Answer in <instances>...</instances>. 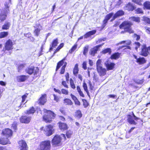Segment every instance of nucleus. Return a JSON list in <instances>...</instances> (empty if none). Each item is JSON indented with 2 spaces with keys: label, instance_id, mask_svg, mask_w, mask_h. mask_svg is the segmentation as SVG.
Here are the masks:
<instances>
[{
  "label": "nucleus",
  "instance_id": "cd10ccee",
  "mask_svg": "<svg viewBox=\"0 0 150 150\" xmlns=\"http://www.w3.org/2000/svg\"><path fill=\"white\" fill-rule=\"evenodd\" d=\"M66 57H65L57 63L56 69V71H57L60 68L61 66L64 64V61Z\"/></svg>",
  "mask_w": 150,
  "mask_h": 150
},
{
  "label": "nucleus",
  "instance_id": "c756f323",
  "mask_svg": "<svg viewBox=\"0 0 150 150\" xmlns=\"http://www.w3.org/2000/svg\"><path fill=\"white\" fill-rule=\"evenodd\" d=\"M64 103L66 105H72L73 104L71 100L68 98H66L64 100Z\"/></svg>",
  "mask_w": 150,
  "mask_h": 150
},
{
  "label": "nucleus",
  "instance_id": "864d4df0",
  "mask_svg": "<svg viewBox=\"0 0 150 150\" xmlns=\"http://www.w3.org/2000/svg\"><path fill=\"white\" fill-rule=\"evenodd\" d=\"M24 66L25 64H20L18 67V71L20 72L21 70L24 67Z\"/></svg>",
  "mask_w": 150,
  "mask_h": 150
},
{
  "label": "nucleus",
  "instance_id": "e433bc0d",
  "mask_svg": "<svg viewBox=\"0 0 150 150\" xmlns=\"http://www.w3.org/2000/svg\"><path fill=\"white\" fill-rule=\"evenodd\" d=\"M144 7L147 9H150V2L146 1L144 4Z\"/></svg>",
  "mask_w": 150,
  "mask_h": 150
},
{
  "label": "nucleus",
  "instance_id": "4be33fe9",
  "mask_svg": "<svg viewBox=\"0 0 150 150\" xmlns=\"http://www.w3.org/2000/svg\"><path fill=\"white\" fill-rule=\"evenodd\" d=\"M96 32V30H93L87 33L84 35V37L87 38L91 35L95 34Z\"/></svg>",
  "mask_w": 150,
  "mask_h": 150
},
{
  "label": "nucleus",
  "instance_id": "a18cd8bd",
  "mask_svg": "<svg viewBox=\"0 0 150 150\" xmlns=\"http://www.w3.org/2000/svg\"><path fill=\"white\" fill-rule=\"evenodd\" d=\"M88 46H86L84 47L83 54L84 55H86V53H87L88 50Z\"/></svg>",
  "mask_w": 150,
  "mask_h": 150
},
{
  "label": "nucleus",
  "instance_id": "680f3d73",
  "mask_svg": "<svg viewBox=\"0 0 150 150\" xmlns=\"http://www.w3.org/2000/svg\"><path fill=\"white\" fill-rule=\"evenodd\" d=\"M62 85L65 87L68 88V85L67 84V83L65 81H63L62 82Z\"/></svg>",
  "mask_w": 150,
  "mask_h": 150
},
{
  "label": "nucleus",
  "instance_id": "37998d69",
  "mask_svg": "<svg viewBox=\"0 0 150 150\" xmlns=\"http://www.w3.org/2000/svg\"><path fill=\"white\" fill-rule=\"evenodd\" d=\"M77 45H75L72 47L71 48L69 51V52L70 53H72L77 48Z\"/></svg>",
  "mask_w": 150,
  "mask_h": 150
},
{
  "label": "nucleus",
  "instance_id": "c03bdc74",
  "mask_svg": "<svg viewBox=\"0 0 150 150\" xmlns=\"http://www.w3.org/2000/svg\"><path fill=\"white\" fill-rule=\"evenodd\" d=\"M70 82L71 87L73 89H75L76 87L72 79H70Z\"/></svg>",
  "mask_w": 150,
  "mask_h": 150
},
{
  "label": "nucleus",
  "instance_id": "3c124183",
  "mask_svg": "<svg viewBox=\"0 0 150 150\" xmlns=\"http://www.w3.org/2000/svg\"><path fill=\"white\" fill-rule=\"evenodd\" d=\"M72 132L71 131L67 132L66 133V135L68 138L70 137L71 135L72 134Z\"/></svg>",
  "mask_w": 150,
  "mask_h": 150
},
{
  "label": "nucleus",
  "instance_id": "052dcab7",
  "mask_svg": "<svg viewBox=\"0 0 150 150\" xmlns=\"http://www.w3.org/2000/svg\"><path fill=\"white\" fill-rule=\"evenodd\" d=\"M83 87L84 90L85 91H87L88 90L87 84L86 83H83Z\"/></svg>",
  "mask_w": 150,
  "mask_h": 150
},
{
  "label": "nucleus",
  "instance_id": "20e7f679",
  "mask_svg": "<svg viewBox=\"0 0 150 150\" xmlns=\"http://www.w3.org/2000/svg\"><path fill=\"white\" fill-rule=\"evenodd\" d=\"M51 142L50 140H46L42 142L40 144V150H50Z\"/></svg>",
  "mask_w": 150,
  "mask_h": 150
},
{
  "label": "nucleus",
  "instance_id": "4468645a",
  "mask_svg": "<svg viewBox=\"0 0 150 150\" xmlns=\"http://www.w3.org/2000/svg\"><path fill=\"white\" fill-rule=\"evenodd\" d=\"M5 48L6 50H9L13 48V42L10 39L8 40L5 43Z\"/></svg>",
  "mask_w": 150,
  "mask_h": 150
},
{
  "label": "nucleus",
  "instance_id": "69168bd1",
  "mask_svg": "<svg viewBox=\"0 0 150 150\" xmlns=\"http://www.w3.org/2000/svg\"><path fill=\"white\" fill-rule=\"evenodd\" d=\"M71 96L72 99L74 100V101H75V100L77 99L75 96L72 94H71Z\"/></svg>",
  "mask_w": 150,
  "mask_h": 150
},
{
  "label": "nucleus",
  "instance_id": "a211bd4d",
  "mask_svg": "<svg viewBox=\"0 0 150 150\" xmlns=\"http://www.w3.org/2000/svg\"><path fill=\"white\" fill-rule=\"evenodd\" d=\"M124 12L122 10H119L114 15L111 21H112L115 20L117 17L122 16L124 15Z\"/></svg>",
  "mask_w": 150,
  "mask_h": 150
},
{
  "label": "nucleus",
  "instance_id": "58836bf2",
  "mask_svg": "<svg viewBox=\"0 0 150 150\" xmlns=\"http://www.w3.org/2000/svg\"><path fill=\"white\" fill-rule=\"evenodd\" d=\"M67 64V63L66 62L65 63L64 65L62 67L60 72L61 74H64L65 70V69L66 66Z\"/></svg>",
  "mask_w": 150,
  "mask_h": 150
},
{
  "label": "nucleus",
  "instance_id": "09e8293b",
  "mask_svg": "<svg viewBox=\"0 0 150 150\" xmlns=\"http://www.w3.org/2000/svg\"><path fill=\"white\" fill-rule=\"evenodd\" d=\"M83 102V105L85 108H86L88 105V103L86 100H82Z\"/></svg>",
  "mask_w": 150,
  "mask_h": 150
},
{
  "label": "nucleus",
  "instance_id": "8fccbe9b",
  "mask_svg": "<svg viewBox=\"0 0 150 150\" xmlns=\"http://www.w3.org/2000/svg\"><path fill=\"white\" fill-rule=\"evenodd\" d=\"M144 21L148 24H150V19L147 17H144L143 18Z\"/></svg>",
  "mask_w": 150,
  "mask_h": 150
},
{
  "label": "nucleus",
  "instance_id": "c9c22d12",
  "mask_svg": "<svg viewBox=\"0 0 150 150\" xmlns=\"http://www.w3.org/2000/svg\"><path fill=\"white\" fill-rule=\"evenodd\" d=\"M111 52V49L110 48H107L103 50L102 52V53L103 54H105L107 53H108L110 54Z\"/></svg>",
  "mask_w": 150,
  "mask_h": 150
},
{
  "label": "nucleus",
  "instance_id": "13d9d810",
  "mask_svg": "<svg viewBox=\"0 0 150 150\" xmlns=\"http://www.w3.org/2000/svg\"><path fill=\"white\" fill-rule=\"evenodd\" d=\"M53 96H54V100L56 101V102H58L59 99V98L58 97L56 96L55 94H53Z\"/></svg>",
  "mask_w": 150,
  "mask_h": 150
},
{
  "label": "nucleus",
  "instance_id": "39448f33",
  "mask_svg": "<svg viewBox=\"0 0 150 150\" xmlns=\"http://www.w3.org/2000/svg\"><path fill=\"white\" fill-rule=\"evenodd\" d=\"M61 140V138L59 135H55L51 141L52 145L54 147L60 146Z\"/></svg>",
  "mask_w": 150,
  "mask_h": 150
},
{
  "label": "nucleus",
  "instance_id": "49530a36",
  "mask_svg": "<svg viewBox=\"0 0 150 150\" xmlns=\"http://www.w3.org/2000/svg\"><path fill=\"white\" fill-rule=\"evenodd\" d=\"M40 31V29L39 28V27L35 29L34 31V33L35 34V35L38 36L39 34V33Z\"/></svg>",
  "mask_w": 150,
  "mask_h": 150
},
{
  "label": "nucleus",
  "instance_id": "79ce46f5",
  "mask_svg": "<svg viewBox=\"0 0 150 150\" xmlns=\"http://www.w3.org/2000/svg\"><path fill=\"white\" fill-rule=\"evenodd\" d=\"M132 1L135 3L141 5H142L143 0H132Z\"/></svg>",
  "mask_w": 150,
  "mask_h": 150
},
{
  "label": "nucleus",
  "instance_id": "7ed1b4c3",
  "mask_svg": "<svg viewBox=\"0 0 150 150\" xmlns=\"http://www.w3.org/2000/svg\"><path fill=\"white\" fill-rule=\"evenodd\" d=\"M39 69L37 67L35 68L33 66H29L25 69V72L29 75L34 74L35 77H37L38 75Z\"/></svg>",
  "mask_w": 150,
  "mask_h": 150
},
{
  "label": "nucleus",
  "instance_id": "f3484780",
  "mask_svg": "<svg viewBox=\"0 0 150 150\" xmlns=\"http://www.w3.org/2000/svg\"><path fill=\"white\" fill-rule=\"evenodd\" d=\"M5 137L1 138L0 139V144L2 145H6L7 144H10L8 138Z\"/></svg>",
  "mask_w": 150,
  "mask_h": 150
},
{
  "label": "nucleus",
  "instance_id": "e2e57ef3",
  "mask_svg": "<svg viewBox=\"0 0 150 150\" xmlns=\"http://www.w3.org/2000/svg\"><path fill=\"white\" fill-rule=\"evenodd\" d=\"M132 116L133 117H134V119L135 120H138L139 119V118L138 117H137L135 116V115H134V114L133 112H132Z\"/></svg>",
  "mask_w": 150,
  "mask_h": 150
},
{
  "label": "nucleus",
  "instance_id": "f704fd0d",
  "mask_svg": "<svg viewBox=\"0 0 150 150\" xmlns=\"http://www.w3.org/2000/svg\"><path fill=\"white\" fill-rule=\"evenodd\" d=\"M101 60L100 59H98L96 63V69L102 67V65L101 64Z\"/></svg>",
  "mask_w": 150,
  "mask_h": 150
},
{
  "label": "nucleus",
  "instance_id": "a19ab883",
  "mask_svg": "<svg viewBox=\"0 0 150 150\" xmlns=\"http://www.w3.org/2000/svg\"><path fill=\"white\" fill-rule=\"evenodd\" d=\"M28 95V94H25L22 96V101L21 103V105L20 106V107H21L22 104H25V103H24V102L25 100V99L27 97V95Z\"/></svg>",
  "mask_w": 150,
  "mask_h": 150
},
{
  "label": "nucleus",
  "instance_id": "aec40b11",
  "mask_svg": "<svg viewBox=\"0 0 150 150\" xmlns=\"http://www.w3.org/2000/svg\"><path fill=\"white\" fill-rule=\"evenodd\" d=\"M46 94L43 95L38 100L39 104L41 105H44L46 102Z\"/></svg>",
  "mask_w": 150,
  "mask_h": 150
},
{
  "label": "nucleus",
  "instance_id": "412c9836",
  "mask_svg": "<svg viewBox=\"0 0 150 150\" xmlns=\"http://www.w3.org/2000/svg\"><path fill=\"white\" fill-rule=\"evenodd\" d=\"M97 71L101 76H104L106 74V70L105 69L101 67L97 69Z\"/></svg>",
  "mask_w": 150,
  "mask_h": 150
},
{
  "label": "nucleus",
  "instance_id": "ea45409f",
  "mask_svg": "<svg viewBox=\"0 0 150 150\" xmlns=\"http://www.w3.org/2000/svg\"><path fill=\"white\" fill-rule=\"evenodd\" d=\"M35 111L34 108L32 107L30 110L27 111L26 113L27 114H33Z\"/></svg>",
  "mask_w": 150,
  "mask_h": 150
},
{
  "label": "nucleus",
  "instance_id": "7c9ffc66",
  "mask_svg": "<svg viewBox=\"0 0 150 150\" xmlns=\"http://www.w3.org/2000/svg\"><path fill=\"white\" fill-rule=\"evenodd\" d=\"M10 25V23L9 22L5 23L2 27V29L3 30H8L9 29Z\"/></svg>",
  "mask_w": 150,
  "mask_h": 150
},
{
  "label": "nucleus",
  "instance_id": "dca6fc26",
  "mask_svg": "<svg viewBox=\"0 0 150 150\" xmlns=\"http://www.w3.org/2000/svg\"><path fill=\"white\" fill-rule=\"evenodd\" d=\"M127 122L129 123L131 125H136L137 124V123L134 120V117L132 116V115H127Z\"/></svg>",
  "mask_w": 150,
  "mask_h": 150
},
{
  "label": "nucleus",
  "instance_id": "473e14b6",
  "mask_svg": "<svg viewBox=\"0 0 150 150\" xmlns=\"http://www.w3.org/2000/svg\"><path fill=\"white\" fill-rule=\"evenodd\" d=\"M8 35V33L7 32H2L0 33V38H4Z\"/></svg>",
  "mask_w": 150,
  "mask_h": 150
},
{
  "label": "nucleus",
  "instance_id": "4c0bfd02",
  "mask_svg": "<svg viewBox=\"0 0 150 150\" xmlns=\"http://www.w3.org/2000/svg\"><path fill=\"white\" fill-rule=\"evenodd\" d=\"M63 46H64V43H62L60 44V45L56 49L54 53V54L57 52L59 51V50L63 47Z\"/></svg>",
  "mask_w": 150,
  "mask_h": 150
},
{
  "label": "nucleus",
  "instance_id": "2eb2a0df",
  "mask_svg": "<svg viewBox=\"0 0 150 150\" xmlns=\"http://www.w3.org/2000/svg\"><path fill=\"white\" fill-rule=\"evenodd\" d=\"M7 12L6 10H0V19L1 21L5 19Z\"/></svg>",
  "mask_w": 150,
  "mask_h": 150
},
{
  "label": "nucleus",
  "instance_id": "393cba45",
  "mask_svg": "<svg viewBox=\"0 0 150 150\" xmlns=\"http://www.w3.org/2000/svg\"><path fill=\"white\" fill-rule=\"evenodd\" d=\"M120 53L119 52H116L113 54L110 57V58L112 59H118L120 57Z\"/></svg>",
  "mask_w": 150,
  "mask_h": 150
},
{
  "label": "nucleus",
  "instance_id": "1a4fd4ad",
  "mask_svg": "<svg viewBox=\"0 0 150 150\" xmlns=\"http://www.w3.org/2000/svg\"><path fill=\"white\" fill-rule=\"evenodd\" d=\"M104 64L108 70H112L114 67L115 64L113 63L106 61L104 63Z\"/></svg>",
  "mask_w": 150,
  "mask_h": 150
},
{
  "label": "nucleus",
  "instance_id": "774afa93",
  "mask_svg": "<svg viewBox=\"0 0 150 150\" xmlns=\"http://www.w3.org/2000/svg\"><path fill=\"white\" fill-rule=\"evenodd\" d=\"M125 41V43H126V44L127 45H130L131 43V41L129 40H127Z\"/></svg>",
  "mask_w": 150,
  "mask_h": 150
},
{
  "label": "nucleus",
  "instance_id": "6e6552de",
  "mask_svg": "<svg viewBox=\"0 0 150 150\" xmlns=\"http://www.w3.org/2000/svg\"><path fill=\"white\" fill-rule=\"evenodd\" d=\"M53 126L51 125H48L45 128V134L47 136H50L53 134Z\"/></svg>",
  "mask_w": 150,
  "mask_h": 150
},
{
  "label": "nucleus",
  "instance_id": "bb28decb",
  "mask_svg": "<svg viewBox=\"0 0 150 150\" xmlns=\"http://www.w3.org/2000/svg\"><path fill=\"white\" fill-rule=\"evenodd\" d=\"M59 127L60 129L62 130H65L67 128V124L64 123L59 122Z\"/></svg>",
  "mask_w": 150,
  "mask_h": 150
},
{
  "label": "nucleus",
  "instance_id": "6e6d98bb",
  "mask_svg": "<svg viewBox=\"0 0 150 150\" xmlns=\"http://www.w3.org/2000/svg\"><path fill=\"white\" fill-rule=\"evenodd\" d=\"M62 92V93L63 94H65V95H68V91L64 89H62L61 90V92Z\"/></svg>",
  "mask_w": 150,
  "mask_h": 150
},
{
  "label": "nucleus",
  "instance_id": "f03ea898",
  "mask_svg": "<svg viewBox=\"0 0 150 150\" xmlns=\"http://www.w3.org/2000/svg\"><path fill=\"white\" fill-rule=\"evenodd\" d=\"M132 25L131 23L128 21H125L123 22L119 26L120 29H124L127 32L129 33L133 32V31L131 29V26Z\"/></svg>",
  "mask_w": 150,
  "mask_h": 150
},
{
  "label": "nucleus",
  "instance_id": "423d86ee",
  "mask_svg": "<svg viewBox=\"0 0 150 150\" xmlns=\"http://www.w3.org/2000/svg\"><path fill=\"white\" fill-rule=\"evenodd\" d=\"M104 44V43L98 45H97L91 49L89 52L90 54L92 56H94L95 54L97 53V51L99 50L100 48Z\"/></svg>",
  "mask_w": 150,
  "mask_h": 150
},
{
  "label": "nucleus",
  "instance_id": "603ef678",
  "mask_svg": "<svg viewBox=\"0 0 150 150\" xmlns=\"http://www.w3.org/2000/svg\"><path fill=\"white\" fill-rule=\"evenodd\" d=\"M134 44H135V45H136V47H135V49L136 50H137L138 48L140 47V44L138 42H135L134 43Z\"/></svg>",
  "mask_w": 150,
  "mask_h": 150
},
{
  "label": "nucleus",
  "instance_id": "0eeeda50",
  "mask_svg": "<svg viewBox=\"0 0 150 150\" xmlns=\"http://www.w3.org/2000/svg\"><path fill=\"white\" fill-rule=\"evenodd\" d=\"M142 47L141 55L145 57L147 56L150 53V47H147L146 45H144Z\"/></svg>",
  "mask_w": 150,
  "mask_h": 150
},
{
  "label": "nucleus",
  "instance_id": "5fc2aeb1",
  "mask_svg": "<svg viewBox=\"0 0 150 150\" xmlns=\"http://www.w3.org/2000/svg\"><path fill=\"white\" fill-rule=\"evenodd\" d=\"M134 37L136 38L137 40H138L140 39V37L139 35H138L136 34H134Z\"/></svg>",
  "mask_w": 150,
  "mask_h": 150
},
{
  "label": "nucleus",
  "instance_id": "6ab92c4d",
  "mask_svg": "<svg viewBox=\"0 0 150 150\" xmlns=\"http://www.w3.org/2000/svg\"><path fill=\"white\" fill-rule=\"evenodd\" d=\"M113 13H111L106 15L103 22V26L104 27L106 25V24L107 23L108 21L113 16Z\"/></svg>",
  "mask_w": 150,
  "mask_h": 150
},
{
  "label": "nucleus",
  "instance_id": "ddd939ff",
  "mask_svg": "<svg viewBox=\"0 0 150 150\" xmlns=\"http://www.w3.org/2000/svg\"><path fill=\"white\" fill-rule=\"evenodd\" d=\"M28 78L27 76L24 75L18 76L16 77V81L19 82H24Z\"/></svg>",
  "mask_w": 150,
  "mask_h": 150
},
{
  "label": "nucleus",
  "instance_id": "b1692460",
  "mask_svg": "<svg viewBox=\"0 0 150 150\" xmlns=\"http://www.w3.org/2000/svg\"><path fill=\"white\" fill-rule=\"evenodd\" d=\"M125 7L126 9L127 8L128 9H135L136 8L135 5L130 3H129Z\"/></svg>",
  "mask_w": 150,
  "mask_h": 150
},
{
  "label": "nucleus",
  "instance_id": "de8ad7c7",
  "mask_svg": "<svg viewBox=\"0 0 150 150\" xmlns=\"http://www.w3.org/2000/svg\"><path fill=\"white\" fill-rule=\"evenodd\" d=\"M11 0H9L8 2H6L5 4V7L6 8H9L10 6V5L11 4Z\"/></svg>",
  "mask_w": 150,
  "mask_h": 150
},
{
  "label": "nucleus",
  "instance_id": "a878e982",
  "mask_svg": "<svg viewBox=\"0 0 150 150\" xmlns=\"http://www.w3.org/2000/svg\"><path fill=\"white\" fill-rule=\"evenodd\" d=\"M129 19L131 21L135 22L137 23H139L140 21V18L138 17H131L129 18Z\"/></svg>",
  "mask_w": 150,
  "mask_h": 150
},
{
  "label": "nucleus",
  "instance_id": "338daca9",
  "mask_svg": "<svg viewBox=\"0 0 150 150\" xmlns=\"http://www.w3.org/2000/svg\"><path fill=\"white\" fill-rule=\"evenodd\" d=\"M74 102L76 105H80V103L77 99L74 101Z\"/></svg>",
  "mask_w": 150,
  "mask_h": 150
},
{
  "label": "nucleus",
  "instance_id": "5701e85b",
  "mask_svg": "<svg viewBox=\"0 0 150 150\" xmlns=\"http://www.w3.org/2000/svg\"><path fill=\"white\" fill-rule=\"evenodd\" d=\"M58 43V39L57 38L54 40L52 43V46L50 48V50H52L53 48L57 46Z\"/></svg>",
  "mask_w": 150,
  "mask_h": 150
},
{
  "label": "nucleus",
  "instance_id": "9d476101",
  "mask_svg": "<svg viewBox=\"0 0 150 150\" xmlns=\"http://www.w3.org/2000/svg\"><path fill=\"white\" fill-rule=\"evenodd\" d=\"M19 148L20 150H27V145L25 141L22 140L18 142Z\"/></svg>",
  "mask_w": 150,
  "mask_h": 150
},
{
  "label": "nucleus",
  "instance_id": "f8f14e48",
  "mask_svg": "<svg viewBox=\"0 0 150 150\" xmlns=\"http://www.w3.org/2000/svg\"><path fill=\"white\" fill-rule=\"evenodd\" d=\"M2 133L3 134L4 136L7 138L11 136L12 135V132L11 130L8 128L3 130Z\"/></svg>",
  "mask_w": 150,
  "mask_h": 150
},
{
  "label": "nucleus",
  "instance_id": "72a5a7b5",
  "mask_svg": "<svg viewBox=\"0 0 150 150\" xmlns=\"http://www.w3.org/2000/svg\"><path fill=\"white\" fill-rule=\"evenodd\" d=\"M82 116L81 112L80 110H78L75 113V116L77 119H79Z\"/></svg>",
  "mask_w": 150,
  "mask_h": 150
},
{
  "label": "nucleus",
  "instance_id": "c85d7f7f",
  "mask_svg": "<svg viewBox=\"0 0 150 150\" xmlns=\"http://www.w3.org/2000/svg\"><path fill=\"white\" fill-rule=\"evenodd\" d=\"M136 62L140 64H141L145 63L146 60L144 57H139L137 59V61Z\"/></svg>",
  "mask_w": 150,
  "mask_h": 150
},
{
  "label": "nucleus",
  "instance_id": "0e129e2a",
  "mask_svg": "<svg viewBox=\"0 0 150 150\" xmlns=\"http://www.w3.org/2000/svg\"><path fill=\"white\" fill-rule=\"evenodd\" d=\"M16 124L15 122H14L12 124V127H13V128L15 130H17V127L16 126Z\"/></svg>",
  "mask_w": 150,
  "mask_h": 150
},
{
  "label": "nucleus",
  "instance_id": "9b49d317",
  "mask_svg": "<svg viewBox=\"0 0 150 150\" xmlns=\"http://www.w3.org/2000/svg\"><path fill=\"white\" fill-rule=\"evenodd\" d=\"M31 119V117H30L23 116L20 118V122L22 123L28 124L30 122Z\"/></svg>",
  "mask_w": 150,
  "mask_h": 150
},
{
  "label": "nucleus",
  "instance_id": "4d7b16f0",
  "mask_svg": "<svg viewBox=\"0 0 150 150\" xmlns=\"http://www.w3.org/2000/svg\"><path fill=\"white\" fill-rule=\"evenodd\" d=\"M82 67L84 70L87 69L86 62V61L84 62L82 64Z\"/></svg>",
  "mask_w": 150,
  "mask_h": 150
},
{
  "label": "nucleus",
  "instance_id": "f257e3e1",
  "mask_svg": "<svg viewBox=\"0 0 150 150\" xmlns=\"http://www.w3.org/2000/svg\"><path fill=\"white\" fill-rule=\"evenodd\" d=\"M45 114L43 116V120L46 122H50L51 121L52 119H54L55 115L52 112L49 110L47 111L46 109L43 110Z\"/></svg>",
  "mask_w": 150,
  "mask_h": 150
},
{
  "label": "nucleus",
  "instance_id": "bf43d9fd",
  "mask_svg": "<svg viewBox=\"0 0 150 150\" xmlns=\"http://www.w3.org/2000/svg\"><path fill=\"white\" fill-rule=\"evenodd\" d=\"M135 12L137 14H143L142 10H135Z\"/></svg>",
  "mask_w": 150,
  "mask_h": 150
},
{
  "label": "nucleus",
  "instance_id": "2f4dec72",
  "mask_svg": "<svg viewBox=\"0 0 150 150\" xmlns=\"http://www.w3.org/2000/svg\"><path fill=\"white\" fill-rule=\"evenodd\" d=\"M79 69L78 68V64H76L75 66L73 69V74L76 76L78 72Z\"/></svg>",
  "mask_w": 150,
  "mask_h": 150
}]
</instances>
